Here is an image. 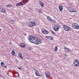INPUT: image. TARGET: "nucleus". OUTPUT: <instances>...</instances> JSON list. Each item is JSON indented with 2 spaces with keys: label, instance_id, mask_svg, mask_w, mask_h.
<instances>
[{
  "label": "nucleus",
  "instance_id": "nucleus-18",
  "mask_svg": "<svg viewBox=\"0 0 79 79\" xmlns=\"http://www.w3.org/2000/svg\"><path fill=\"white\" fill-rule=\"evenodd\" d=\"M39 3L40 4V5L43 7H44V3H43L42 2H40H40Z\"/></svg>",
  "mask_w": 79,
  "mask_h": 79
},
{
  "label": "nucleus",
  "instance_id": "nucleus-37",
  "mask_svg": "<svg viewBox=\"0 0 79 79\" xmlns=\"http://www.w3.org/2000/svg\"><path fill=\"white\" fill-rule=\"evenodd\" d=\"M64 56H68V55H67V54H65Z\"/></svg>",
  "mask_w": 79,
  "mask_h": 79
},
{
  "label": "nucleus",
  "instance_id": "nucleus-21",
  "mask_svg": "<svg viewBox=\"0 0 79 79\" xmlns=\"http://www.w3.org/2000/svg\"><path fill=\"white\" fill-rule=\"evenodd\" d=\"M75 29H79V25L78 24H77V25Z\"/></svg>",
  "mask_w": 79,
  "mask_h": 79
},
{
  "label": "nucleus",
  "instance_id": "nucleus-27",
  "mask_svg": "<svg viewBox=\"0 0 79 79\" xmlns=\"http://www.w3.org/2000/svg\"><path fill=\"white\" fill-rule=\"evenodd\" d=\"M57 50H58V48H57L56 47L55 48V52H56Z\"/></svg>",
  "mask_w": 79,
  "mask_h": 79
},
{
  "label": "nucleus",
  "instance_id": "nucleus-8",
  "mask_svg": "<svg viewBox=\"0 0 79 79\" xmlns=\"http://www.w3.org/2000/svg\"><path fill=\"white\" fill-rule=\"evenodd\" d=\"M77 24L76 23H72V26L75 29L76 27V26L77 25Z\"/></svg>",
  "mask_w": 79,
  "mask_h": 79
},
{
  "label": "nucleus",
  "instance_id": "nucleus-7",
  "mask_svg": "<svg viewBox=\"0 0 79 79\" xmlns=\"http://www.w3.org/2000/svg\"><path fill=\"white\" fill-rule=\"evenodd\" d=\"M23 5V3H22V2H20L16 4V6H22Z\"/></svg>",
  "mask_w": 79,
  "mask_h": 79
},
{
  "label": "nucleus",
  "instance_id": "nucleus-33",
  "mask_svg": "<svg viewBox=\"0 0 79 79\" xmlns=\"http://www.w3.org/2000/svg\"><path fill=\"white\" fill-rule=\"evenodd\" d=\"M17 74L18 75V77H19V73H17Z\"/></svg>",
  "mask_w": 79,
  "mask_h": 79
},
{
  "label": "nucleus",
  "instance_id": "nucleus-1",
  "mask_svg": "<svg viewBox=\"0 0 79 79\" xmlns=\"http://www.w3.org/2000/svg\"><path fill=\"white\" fill-rule=\"evenodd\" d=\"M28 39L30 42L35 44H41V40L38 39L37 37L35 38L32 36H30L28 37Z\"/></svg>",
  "mask_w": 79,
  "mask_h": 79
},
{
  "label": "nucleus",
  "instance_id": "nucleus-36",
  "mask_svg": "<svg viewBox=\"0 0 79 79\" xmlns=\"http://www.w3.org/2000/svg\"><path fill=\"white\" fill-rule=\"evenodd\" d=\"M11 42H10L9 44V45H11Z\"/></svg>",
  "mask_w": 79,
  "mask_h": 79
},
{
  "label": "nucleus",
  "instance_id": "nucleus-17",
  "mask_svg": "<svg viewBox=\"0 0 79 79\" xmlns=\"http://www.w3.org/2000/svg\"><path fill=\"white\" fill-rule=\"evenodd\" d=\"M1 11L2 13H6V11L5 10L3 9H2L1 10Z\"/></svg>",
  "mask_w": 79,
  "mask_h": 79
},
{
  "label": "nucleus",
  "instance_id": "nucleus-11",
  "mask_svg": "<svg viewBox=\"0 0 79 79\" xmlns=\"http://www.w3.org/2000/svg\"><path fill=\"white\" fill-rule=\"evenodd\" d=\"M20 47H22L23 48H24L26 47V45H25V44L24 43H21L20 44Z\"/></svg>",
  "mask_w": 79,
  "mask_h": 79
},
{
  "label": "nucleus",
  "instance_id": "nucleus-23",
  "mask_svg": "<svg viewBox=\"0 0 79 79\" xmlns=\"http://www.w3.org/2000/svg\"><path fill=\"white\" fill-rule=\"evenodd\" d=\"M74 63H79V60L78 59H76L74 61Z\"/></svg>",
  "mask_w": 79,
  "mask_h": 79
},
{
  "label": "nucleus",
  "instance_id": "nucleus-32",
  "mask_svg": "<svg viewBox=\"0 0 79 79\" xmlns=\"http://www.w3.org/2000/svg\"><path fill=\"white\" fill-rule=\"evenodd\" d=\"M51 32L52 33V34H56V33H55V32H53V31H52Z\"/></svg>",
  "mask_w": 79,
  "mask_h": 79
},
{
  "label": "nucleus",
  "instance_id": "nucleus-35",
  "mask_svg": "<svg viewBox=\"0 0 79 79\" xmlns=\"http://www.w3.org/2000/svg\"><path fill=\"white\" fill-rule=\"evenodd\" d=\"M4 68H7V66H4Z\"/></svg>",
  "mask_w": 79,
  "mask_h": 79
},
{
  "label": "nucleus",
  "instance_id": "nucleus-30",
  "mask_svg": "<svg viewBox=\"0 0 79 79\" xmlns=\"http://www.w3.org/2000/svg\"><path fill=\"white\" fill-rule=\"evenodd\" d=\"M36 76H40V74L38 73H35Z\"/></svg>",
  "mask_w": 79,
  "mask_h": 79
},
{
  "label": "nucleus",
  "instance_id": "nucleus-12",
  "mask_svg": "<svg viewBox=\"0 0 79 79\" xmlns=\"http://www.w3.org/2000/svg\"><path fill=\"white\" fill-rule=\"evenodd\" d=\"M19 57L20 58L22 59H23V57L22 56V54L21 53H18Z\"/></svg>",
  "mask_w": 79,
  "mask_h": 79
},
{
  "label": "nucleus",
  "instance_id": "nucleus-6",
  "mask_svg": "<svg viewBox=\"0 0 79 79\" xmlns=\"http://www.w3.org/2000/svg\"><path fill=\"white\" fill-rule=\"evenodd\" d=\"M64 49H65V52L66 53H69V52L71 51V50L67 48H65Z\"/></svg>",
  "mask_w": 79,
  "mask_h": 79
},
{
  "label": "nucleus",
  "instance_id": "nucleus-3",
  "mask_svg": "<svg viewBox=\"0 0 79 79\" xmlns=\"http://www.w3.org/2000/svg\"><path fill=\"white\" fill-rule=\"evenodd\" d=\"M63 27L64 30L66 31H69L70 30V29H69L70 27L66 26V25H63Z\"/></svg>",
  "mask_w": 79,
  "mask_h": 79
},
{
  "label": "nucleus",
  "instance_id": "nucleus-10",
  "mask_svg": "<svg viewBox=\"0 0 79 79\" xmlns=\"http://www.w3.org/2000/svg\"><path fill=\"white\" fill-rule=\"evenodd\" d=\"M69 12H71L72 13L73 12H76V10H75V9H70L69 10Z\"/></svg>",
  "mask_w": 79,
  "mask_h": 79
},
{
  "label": "nucleus",
  "instance_id": "nucleus-29",
  "mask_svg": "<svg viewBox=\"0 0 79 79\" xmlns=\"http://www.w3.org/2000/svg\"><path fill=\"white\" fill-rule=\"evenodd\" d=\"M33 48H32V47H30L28 48V50H32V49H33Z\"/></svg>",
  "mask_w": 79,
  "mask_h": 79
},
{
  "label": "nucleus",
  "instance_id": "nucleus-31",
  "mask_svg": "<svg viewBox=\"0 0 79 79\" xmlns=\"http://www.w3.org/2000/svg\"><path fill=\"white\" fill-rule=\"evenodd\" d=\"M56 27V28H58V29H59V27H60V26L58 25H56L55 26Z\"/></svg>",
  "mask_w": 79,
  "mask_h": 79
},
{
  "label": "nucleus",
  "instance_id": "nucleus-41",
  "mask_svg": "<svg viewBox=\"0 0 79 79\" xmlns=\"http://www.w3.org/2000/svg\"><path fill=\"white\" fill-rule=\"evenodd\" d=\"M65 58V57H64V59Z\"/></svg>",
  "mask_w": 79,
  "mask_h": 79
},
{
  "label": "nucleus",
  "instance_id": "nucleus-2",
  "mask_svg": "<svg viewBox=\"0 0 79 79\" xmlns=\"http://www.w3.org/2000/svg\"><path fill=\"white\" fill-rule=\"evenodd\" d=\"M27 25L28 26H30L31 27L35 26L36 25V22L32 21L31 22L28 23Z\"/></svg>",
  "mask_w": 79,
  "mask_h": 79
},
{
  "label": "nucleus",
  "instance_id": "nucleus-16",
  "mask_svg": "<svg viewBox=\"0 0 79 79\" xmlns=\"http://www.w3.org/2000/svg\"><path fill=\"white\" fill-rule=\"evenodd\" d=\"M53 29L55 31H59V30L58 28H56V27H54L53 28Z\"/></svg>",
  "mask_w": 79,
  "mask_h": 79
},
{
  "label": "nucleus",
  "instance_id": "nucleus-14",
  "mask_svg": "<svg viewBox=\"0 0 79 79\" xmlns=\"http://www.w3.org/2000/svg\"><path fill=\"white\" fill-rule=\"evenodd\" d=\"M22 2L24 4H26L28 2L27 0H23Z\"/></svg>",
  "mask_w": 79,
  "mask_h": 79
},
{
  "label": "nucleus",
  "instance_id": "nucleus-39",
  "mask_svg": "<svg viewBox=\"0 0 79 79\" xmlns=\"http://www.w3.org/2000/svg\"><path fill=\"white\" fill-rule=\"evenodd\" d=\"M29 9L31 10V8L30 7V8H29Z\"/></svg>",
  "mask_w": 79,
  "mask_h": 79
},
{
  "label": "nucleus",
  "instance_id": "nucleus-19",
  "mask_svg": "<svg viewBox=\"0 0 79 79\" xmlns=\"http://www.w3.org/2000/svg\"><path fill=\"white\" fill-rule=\"evenodd\" d=\"M47 18L48 19V20H49V21H51L52 20V19L49 16H47Z\"/></svg>",
  "mask_w": 79,
  "mask_h": 79
},
{
  "label": "nucleus",
  "instance_id": "nucleus-4",
  "mask_svg": "<svg viewBox=\"0 0 79 79\" xmlns=\"http://www.w3.org/2000/svg\"><path fill=\"white\" fill-rule=\"evenodd\" d=\"M42 32L43 34H48V33H49V32H48V31L46 30L45 29H44L43 30H42Z\"/></svg>",
  "mask_w": 79,
  "mask_h": 79
},
{
  "label": "nucleus",
  "instance_id": "nucleus-25",
  "mask_svg": "<svg viewBox=\"0 0 79 79\" xmlns=\"http://www.w3.org/2000/svg\"><path fill=\"white\" fill-rule=\"evenodd\" d=\"M38 12L39 13H42V9H40L38 10Z\"/></svg>",
  "mask_w": 79,
  "mask_h": 79
},
{
  "label": "nucleus",
  "instance_id": "nucleus-40",
  "mask_svg": "<svg viewBox=\"0 0 79 79\" xmlns=\"http://www.w3.org/2000/svg\"><path fill=\"white\" fill-rule=\"evenodd\" d=\"M1 30H2V29H0V31H1Z\"/></svg>",
  "mask_w": 79,
  "mask_h": 79
},
{
  "label": "nucleus",
  "instance_id": "nucleus-38",
  "mask_svg": "<svg viewBox=\"0 0 79 79\" xmlns=\"http://www.w3.org/2000/svg\"><path fill=\"white\" fill-rule=\"evenodd\" d=\"M19 69L20 70H21V68H19Z\"/></svg>",
  "mask_w": 79,
  "mask_h": 79
},
{
  "label": "nucleus",
  "instance_id": "nucleus-20",
  "mask_svg": "<svg viewBox=\"0 0 79 79\" xmlns=\"http://www.w3.org/2000/svg\"><path fill=\"white\" fill-rule=\"evenodd\" d=\"M11 54L12 55H15V52L14 51H12L11 52Z\"/></svg>",
  "mask_w": 79,
  "mask_h": 79
},
{
  "label": "nucleus",
  "instance_id": "nucleus-28",
  "mask_svg": "<svg viewBox=\"0 0 79 79\" xmlns=\"http://www.w3.org/2000/svg\"><path fill=\"white\" fill-rule=\"evenodd\" d=\"M1 66H4V64H5V63H4V62H1Z\"/></svg>",
  "mask_w": 79,
  "mask_h": 79
},
{
  "label": "nucleus",
  "instance_id": "nucleus-22",
  "mask_svg": "<svg viewBox=\"0 0 79 79\" xmlns=\"http://www.w3.org/2000/svg\"><path fill=\"white\" fill-rule=\"evenodd\" d=\"M33 70L35 72V73H39V72L37 70V69H34Z\"/></svg>",
  "mask_w": 79,
  "mask_h": 79
},
{
  "label": "nucleus",
  "instance_id": "nucleus-26",
  "mask_svg": "<svg viewBox=\"0 0 79 79\" xmlns=\"http://www.w3.org/2000/svg\"><path fill=\"white\" fill-rule=\"evenodd\" d=\"M51 21V22H52V23H56V21H55L54 20H53V19H52Z\"/></svg>",
  "mask_w": 79,
  "mask_h": 79
},
{
  "label": "nucleus",
  "instance_id": "nucleus-24",
  "mask_svg": "<svg viewBox=\"0 0 79 79\" xmlns=\"http://www.w3.org/2000/svg\"><path fill=\"white\" fill-rule=\"evenodd\" d=\"M6 6H7V7H11V6H12V5H6Z\"/></svg>",
  "mask_w": 79,
  "mask_h": 79
},
{
  "label": "nucleus",
  "instance_id": "nucleus-5",
  "mask_svg": "<svg viewBox=\"0 0 79 79\" xmlns=\"http://www.w3.org/2000/svg\"><path fill=\"white\" fill-rule=\"evenodd\" d=\"M45 74L48 78L50 77V74L48 72H46L45 73Z\"/></svg>",
  "mask_w": 79,
  "mask_h": 79
},
{
  "label": "nucleus",
  "instance_id": "nucleus-15",
  "mask_svg": "<svg viewBox=\"0 0 79 79\" xmlns=\"http://www.w3.org/2000/svg\"><path fill=\"white\" fill-rule=\"evenodd\" d=\"M46 38H47V39H52V40H53V38L52 37L51 38V36H46Z\"/></svg>",
  "mask_w": 79,
  "mask_h": 79
},
{
  "label": "nucleus",
  "instance_id": "nucleus-13",
  "mask_svg": "<svg viewBox=\"0 0 79 79\" xmlns=\"http://www.w3.org/2000/svg\"><path fill=\"white\" fill-rule=\"evenodd\" d=\"M74 64L75 66H79V62L74 63Z\"/></svg>",
  "mask_w": 79,
  "mask_h": 79
},
{
  "label": "nucleus",
  "instance_id": "nucleus-34",
  "mask_svg": "<svg viewBox=\"0 0 79 79\" xmlns=\"http://www.w3.org/2000/svg\"><path fill=\"white\" fill-rule=\"evenodd\" d=\"M10 21H11V22H14L15 20H11Z\"/></svg>",
  "mask_w": 79,
  "mask_h": 79
},
{
  "label": "nucleus",
  "instance_id": "nucleus-9",
  "mask_svg": "<svg viewBox=\"0 0 79 79\" xmlns=\"http://www.w3.org/2000/svg\"><path fill=\"white\" fill-rule=\"evenodd\" d=\"M63 6L61 5H60L59 6V9L60 11H63Z\"/></svg>",
  "mask_w": 79,
  "mask_h": 79
}]
</instances>
